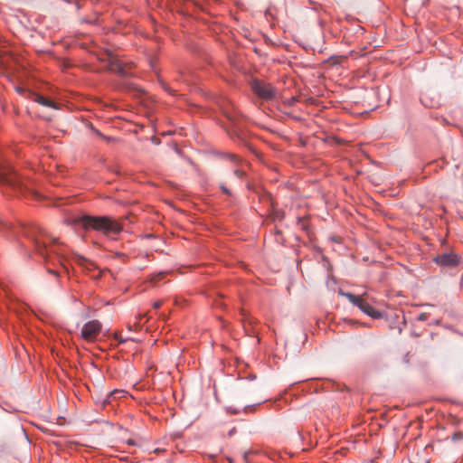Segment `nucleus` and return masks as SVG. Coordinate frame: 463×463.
I'll return each instance as SVG.
<instances>
[{
  "instance_id": "39448f33",
  "label": "nucleus",
  "mask_w": 463,
  "mask_h": 463,
  "mask_svg": "<svg viewBox=\"0 0 463 463\" xmlns=\"http://www.w3.org/2000/svg\"><path fill=\"white\" fill-rule=\"evenodd\" d=\"M71 260L80 266L92 279H98L102 276V271L90 260L80 254H74Z\"/></svg>"
},
{
  "instance_id": "2eb2a0df",
  "label": "nucleus",
  "mask_w": 463,
  "mask_h": 463,
  "mask_svg": "<svg viewBox=\"0 0 463 463\" xmlns=\"http://www.w3.org/2000/svg\"><path fill=\"white\" fill-rule=\"evenodd\" d=\"M252 453H253V451H250V450H249V451H245V452L243 453V457H242V458H243V461H244L245 463H252L251 458H250V455H251Z\"/></svg>"
},
{
  "instance_id": "a211bd4d",
  "label": "nucleus",
  "mask_w": 463,
  "mask_h": 463,
  "mask_svg": "<svg viewBox=\"0 0 463 463\" xmlns=\"http://www.w3.org/2000/svg\"><path fill=\"white\" fill-rule=\"evenodd\" d=\"M429 317V314L427 313H420L418 317H417V320L418 321H426Z\"/></svg>"
},
{
  "instance_id": "9d476101",
  "label": "nucleus",
  "mask_w": 463,
  "mask_h": 463,
  "mask_svg": "<svg viewBox=\"0 0 463 463\" xmlns=\"http://www.w3.org/2000/svg\"><path fill=\"white\" fill-rule=\"evenodd\" d=\"M229 135L232 139L234 141H238L241 144H246L245 136L241 130H239L237 128H235L233 130L229 132Z\"/></svg>"
},
{
  "instance_id": "c756f323",
  "label": "nucleus",
  "mask_w": 463,
  "mask_h": 463,
  "mask_svg": "<svg viewBox=\"0 0 463 463\" xmlns=\"http://www.w3.org/2000/svg\"><path fill=\"white\" fill-rule=\"evenodd\" d=\"M234 430H235V429L231 430L230 432H229V435H232Z\"/></svg>"
},
{
  "instance_id": "a878e982",
  "label": "nucleus",
  "mask_w": 463,
  "mask_h": 463,
  "mask_svg": "<svg viewBox=\"0 0 463 463\" xmlns=\"http://www.w3.org/2000/svg\"><path fill=\"white\" fill-rule=\"evenodd\" d=\"M16 90L20 94H24L25 92V90H24L23 88H17Z\"/></svg>"
},
{
  "instance_id": "9b49d317",
  "label": "nucleus",
  "mask_w": 463,
  "mask_h": 463,
  "mask_svg": "<svg viewBox=\"0 0 463 463\" xmlns=\"http://www.w3.org/2000/svg\"><path fill=\"white\" fill-rule=\"evenodd\" d=\"M338 294L343 296V297H345L349 300V302L352 303V304H355V302L358 301V296L354 295V294H352L350 292H345L341 288L338 290Z\"/></svg>"
},
{
  "instance_id": "aec40b11",
  "label": "nucleus",
  "mask_w": 463,
  "mask_h": 463,
  "mask_svg": "<svg viewBox=\"0 0 463 463\" xmlns=\"http://www.w3.org/2000/svg\"><path fill=\"white\" fill-rule=\"evenodd\" d=\"M227 411L232 414H238L240 412V410L233 409L232 407H229V408H227Z\"/></svg>"
},
{
  "instance_id": "6e6552de",
  "label": "nucleus",
  "mask_w": 463,
  "mask_h": 463,
  "mask_svg": "<svg viewBox=\"0 0 463 463\" xmlns=\"http://www.w3.org/2000/svg\"><path fill=\"white\" fill-rule=\"evenodd\" d=\"M353 305L357 307L361 311L373 318L379 319L383 317V313L380 310L375 309L373 306H371L368 302L364 301L360 297H358V301Z\"/></svg>"
},
{
  "instance_id": "0eeeda50",
  "label": "nucleus",
  "mask_w": 463,
  "mask_h": 463,
  "mask_svg": "<svg viewBox=\"0 0 463 463\" xmlns=\"http://www.w3.org/2000/svg\"><path fill=\"white\" fill-rule=\"evenodd\" d=\"M102 328L101 323L98 320H90L85 323L81 328V337L88 342L94 341Z\"/></svg>"
},
{
  "instance_id": "7ed1b4c3",
  "label": "nucleus",
  "mask_w": 463,
  "mask_h": 463,
  "mask_svg": "<svg viewBox=\"0 0 463 463\" xmlns=\"http://www.w3.org/2000/svg\"><path fill=\"white\" fill-rule=\"evenodd\" d=\"M0 185L11 189L16 194L31 193L36 196L16 170L0 155Z\"/></svg>"
},
{
  "instance_id": "ddd939ff",
  "label": "nucleus",
  "mask_w": 463,
  "mask_h": 463,
  "mask_svg": "<svg viewBox=\"0 0 463 463\" xmlns=\"http://www.w3.org/2000/svg\"><path fill=\"white\" fill-rule=\"evenodd\" d=\"M0 229L3 231H13V226L0 218Z\"/></svg>"
},
{
  "instance_id": "5701e85b",
  "label": "nucleus",
  "mask_w": 463,
  "mask_h": 463,
  "mask_svg": "<svg viewBox=\"0 0 463 463\" xmlns=\"http://www.w3.org/2000/svg\"><path fill=\"white\" fill-rule=\"evenodd\" d=\"M354 33H361V34H363V33H364V28H363L362 26H360V25H357Z\"/></svg>"
},
{
  "instance_id": "f3484780",
  "label": "nucleus",
  "mask_w": 463,
  "mask_h": 463,
  "mask_svg": "<svg viewBox=\"0 0 463 463\" xmlns=\"http://www.w3.org/2000/svg\"><path fill=\"white\" fill-rule=\"evenodd\" d=\"M220 189L222 191L223 194L231 196L232 195V192L230 189H228L223 184H220Z\"/></svg>"
},
{
  "instance_id": "412c9836",
  "label": "nucleus",
  "mask_w": 463,
  "mask_h": 463,
  "mask_svg": "<svg viewBox=\"0 0 463 463\" xmlns=\"http://www.w3.org/2000/svg\"><path fill=\"white\" fill-rule=\"evenodd\" d=\"M162 305H163V302L161 300H157L153 303V307L157 309V308L161 307Z\"/></svg>"
},
{
  "instance_id": "c85d7f7f",
  "label": "nucleus",
  "mask_w": 463,
  "mask_h": 463,
  "mask_svg": "<svg viewBox=\"0 0 463 463\" xmlns=\"http://www.w3.org/2000/svg\"><path fill=\"white\" fill-rule=\"evenodd\" d=\"M164 275H165V273H164V272H160V273H158V275H157V276H158L159 278H162V277H164Z\"/></svg>"
},
{
  "instance_id": "cd10ccee",
  "label": "nucleus",
  "mask_w": 463,
  "mask_h": 463,
  "mask_svg": "<svg viewBox=\"0 0 463 463\" xmlns=\"http://www.w3.org/2000/svg\"><path fill=\"white\" fill-rule=\"evenodd\" d=\"M255 406H256V405H252V406H245L244 411H248V409H250V408H253V407H255Z\"/></svg>"
},
{
  "instance_id": "f8f14e48",
  "label": "nucleus",
  "mask_w": 463,
  "mask_h": 463,
  "mask_svg": "<svg viewBox=\"0 0 463 463\" xmlns=\"http://www.w3.org/2000/svg\"><path fill=\"white\" fill-rule=\"evenodd\" d=\"M225 157L235 165H239L241 162V159L235 154L227 153Z\"/></svg>"
},
{
  "instance_id": "20e7f679",
  "label": "nucleus",
  "mask_w": 463,
  "mask_h": 463,
  "mask_svg": "<svg viewBox=\"0 0 463 463\" xmlns=\"http://www.w3.org/2000/svg\"><path fill=\"white\" fill-rule=\"evenodd\" d=\"M250 86L253 93L262 99L272 100L277 97V90L270 83L253 80Z\"/></svg>"
},
{
  "instance_id": "f257e3e1",
  "label": "nucleus",
  "mask_w": 463,
  "mask_h": 463,
  "mask_svg": "<svg viewBox=\"0 0 463 463\" xmlns=\"http://www.w3.org/2000/svg\"><path fill=\"white\" fill-rule=\"evenodd\" d=\"M19 229L32 241L35 255L44 263L48 273L56 277H60L61 271L69 273L70 260L65 255V246L57 238L38 224Z\"/></svg>"
},
{
  "instance_id": "7c9ffc66",
  "label": "nucleus",
  "mask_w": 463,
  "mask_h": 463,
  "mask_svg": "<svg viewBox=\"0 0 463 463\" xmlns=\"http://www.w3.org/2000/svg\"><path fill=\"white\" fill-rule=\"evenodd\" d=\"M76 7H77V9H80V4H79V3H76Z\"/></svg>"
},
{
  "instance_id": "6ab92c4d",
  "label": "nucleus",
  "mask_w": 463,
  "mask_h": 463,
  "mask_svg": "<svg viewBox=\"0 0 463 463\" xmlns=\"http://www.w3.org/2000/svg\"><path fill=\"white\" fill-rule=\"evenodd\" d=\"M115 339L118 341V343L122 344V343H125L127 342V338H123L121 335H119L118 334H116L115 335Z\"/></svg>"
},
{
  "instance_id": "4468645a",
  "label": "nucleus",
  "mask_w": 463,
  "mask_h": 463,
  "mask_svg": "<svg viewBox=\"0 0 463 463\" xmlns=\"http://www.w3.org/2000/svg\"><path fill=\"white\" fill-rule=\"evenodd\" d=\"M265 17L268 21H270L272 19H274L275 17V14H274V8L272 7H269L266 11H265Z\"/></svg>"
},
{
  "instance_id": "423d86ee",
  "label": "nucleus",
  "mask_w": 463,
  "mask_h": 463,
  "mask_svg": "<svg viewBox=\"0 0 463 463\" xmlns=\"http://www.w3.org/2000/svg\"><path fill=\"white\" fill-rule=\"evenodd\" d=\"M433 261L441 268H456L460 262V257L452 251L436 255Z\"/></svg>"
},
{
  "instance_id": "f03ea898",
  "label": "nucleus",
  "mask_w": 463,
  "mask_h": 463,
  "mask_svg": "<svg viewBox=\"0 0 463 463\" xmlns=\"http://www.w3.org/2000/svg\"><path fill=\"white\" fill-rule=\"evenodd\" d=\"M64 222L75 228L82 227L85 231L92 229L107 236L118 235L123 229L118 221L108 216L70 215L64 219Z\"/></svg>"
},
{
  "instance_id": "2f4dec72",
  "label": "nucleus",
  "mask_w": 463,
  "mask_h": 463,
  "mask_svg": "<svg viewBox=\"0 0 463 463\" xmlns=\"http://www.w3.org/2000/svg\"><path fill=\"white\" fill-rule=\"evenodd\" d=\"M407 357H408V354H405V361H406V362H408Z\"/></svg>"
},
{
  "instance_id": "dca6fc26",
  "label": "nucleus",
  "mask_w": 463,
  "mask_h": 463,
  "mask_svg": "<svg viewBox=\"0 0 463 463\" xmlns=\"http://www.w3.org/2000/svg\"><path fill=\"white\" fill-rule=\"evenodd\" d=\"M233 173L236 175V177L239 178V179H242L245 176V175H246L245 171H243V170H241L240 168L234 169Z\"/></svg>"
},
{
  "instance_id": "b1692460",
  "label": "nucleus",
  "mask_w": 463,
  "mask_h": 463,
  "mask_svg": "<svg viewBox=\"0 0 463 463\" xmlns=\"http://www.w3.org/2000/svg\"><path fill=\"white\" fill-rule=\"evenodd\" d=\"M127 443L131 446H136V441L132 439H128Z\"/></svg>"
},
{
  "instance_id": "bb28decb",
  "label": "nucleus",
  "mask_w": 463,
  "mask_h": 463,
  "mask_svg": "<svg viewBox=\"0 0 463 463\" xmlns=\"http://www.w3.org/2000/svg\"><path fill=\"white\" fill-rule=\"evenodd\" d=\"M152 141L156 144H158L159 143V140L156 138V137H153L152 138Z\"/></svg>"
},
{
  "instance_id": "393cba45",
  "label": "nucleus",
  "mask_w": 463,
  "mask_h": 463,
  "mask_svg": "<svg viewBox=\"0 0 463 463\" xmlns=\"http://www.w3.org/2000/svg\"><path fill=\"white\" fill-rule=\"evenodd\" d=\"M83 22L87 23V24H95L96 23V20H90V19H83Z\"/></svg>"
},
{
  "instance_id": "1a4fd4ad",
  "label": "nucleus",
  "mask_w": 463,
  "mask_h": 463,
  "mask_svg": "<svg viewBox=\"0 0 463 463\" xmlns=\"http://www.w3.org/2000/svg\"><path fill=\"white\" fill-rule=\"evenodd\" d=\"M31 95V99H33L35 102L43 105V106H45V107H48V108H52V109H57L59 107L57 105L56 102L40 95V94H37V93H30Z\"/></svg>"
},
{
  "instance_id": "4be33fe9",
  "label": "nucleus",
  "mask_w": 463,
  "mask_h": 463,
  "mask_svg": "<svg viewBox=\"0 0 463 463\" xmlns=\"http://www.w3.org/2000/svg\"><path fill=\"white\" fill-rule=\"evenodd\" d=\"M461 438H462V434L461 433H455L452 436V439L455 440V441L460 439Z\"/></svg>"
}]
</instances>
